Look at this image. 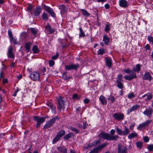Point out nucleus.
Returning a JSON list of instances; mask_svg holds the SVG:
<instances>
[{"label": "nucleus", "mask_w": 153, "mask_h": 153, "mask_svg": "<svg viewBox=\"0 0 153 153\" xmlns=\"http://www.w3.org/2000/svg\"><path fill=\"white\" fill-rule=\"evenodd\" d=\"M148 148L149 151H152L153 150V145H149L148 147Z\"/></svg>", "instance_id": "55"}, {"label": "nucleus", "mask_w": 153, "mask_h": 153, "mask_svg": "<svg viewBox=\"0 0 153 153\" xmlns=\"http://www.w3.org/2000/svg\"><path fill=\"white\" fill-rule=\"evenodd\" d=\"M128 97L129 99H131L134 97L135 96L133 93H131L128 94Z\"/></svg>", "instance_id": "37"}, {"label": "nucleus", "mask_w": 153, "mask_h": 153, "mask_svg": "<svg viewBox=\"0 0 153 153\" xmlns=\"http://www.w3.org/2000/svg\"><path fill=\"white\" fill-rule=\"evenodd\" d=\"M113 117L115 120H120L123 119L124 115L120 113H116L113 115Z\"/></svg>", "instance_id": "7"}, {"label": "nucleus", "mask_w": 153, "mask_h": 153, "mask_svg": "<svg viewBox=\"0 0 153 153\" xmlns=\"http://www.w3.org/2000/svg\"><path fill=\"white\" fill-rule=\"evenodd\" d=\"M146 96L147 97L145 99L146 101H147L148 100H150L152 98V95L150 94H146L143 96H142V97L140 98L141 99H142L143 98L146 97Z\"/></svg>", "instance_id": "22"}, {"label": "nucleus", "mask_w": 153, "mask_h": 153, "mask_svg": "<svg viewBox=\"0 0 153 153\" xmlns=\"http://www.w3.org/2000/svg\"><path fill=\"white\" fill-rule=\"evenodd\" d=\"M139 107V106L137 105H135L134 106H133L131 108L128 110V113H130L137 110V109Z\"/></svg>", "instance_id": "23"}, {"label": "nucleus", "mask_w": 153, "mask_h": 153, "mask_svg": "<svg viewBox=\"0 0 153 153\" xmlns=\"http://www.w3.org/2000/svg\"><path fill=\"white\" fill-rule=\"evenodd\" d=\"M44 7L46 11L49 13L53 17H55V13L52 9L50 7L46 6L45 5H44Z\"/></svg>", "instance_id": "10"}, {"label": "nucleus", "mask_w": 153, "mask_h": 153, "mask_svg": "<svg viewBox=\"0 0 153 153\" xmlns=\"http://www.w3.org/2000/svg\"><path fill=\"white\" fill-rule=\"evenodd\" d=\"M153 112V110L150 106L148 108H146V110L143 112V114L147 116L150 117Z\"/></svg>", "instance_id": "9"}, {"label": "nucleus", "mask_w": 153, "mask_h": 153, "mask_svg": "<svg viewBox=\"0 0 153 153\" xmlns=\"http://www.w3.org/2000/svg\"><path fill=\"white\" fill-rule=\"evenodd\" d=\"M143 80H148L150 81L152 79V77L149 72H146L143 77Z\"/></svg>", "instance_id": "14"}, {"label": "nucleus", "mask_w": 153, "mask_h": 153, "mask_svg": "<svg viewBox=\"0 0 153 153\" xmlns=\"http://www.w3.org/2000/svg\"><path fill=\"white\" fill-rule=\"evenodd\" d=\"M110 133L111 135L108 133L102 132L100 133L99 135L100 137L107 140H117L119 137L117 135H113L115 133V130L111 129Z\"/></svg>", "instance_id": "1"}, {"label": "nucleus", "mask_w": 153, "mask_h": 153, "mask_svg": "<svg viewBox=\"0 0 153 153\" xmlns=\"http://www.w3.org/2000/svg\"><path fill=\"white\" fill-rule=\"evenodd\" d=\"M119 4L122 7H126L128 6L127 2L126 0H120Z\"/></svg>", "instance_id": "16"}, {"label": "nucleus", "mask_w": 153, "mask_h": 153, "mask_svg": "<svg viewBox=\"0 0 153 153\" xmlns=\"http://www.w3.org/2000/svg\"><path fill=\"white\" fill-rule=\"evenodd\" d=\"M99 100L103 105H105L106 104L107 101L105 97L103 96H101L100 97Z\"/></svg>", "instance_id": "21"}, {"label": "nucleus", "mask_w": 153, "mask_h": 153, "mask_svg": "<svg viewBox=\"0 0 153 153\" xmlns=\"http://www.w3.org/2000/svg\"><path fill=\"white\" fill-rule=\"evenodd\" d=\"M123 78V76L122 74L118 75L117 78V80H119V82H121L122 79Z\"/></svg>", "instance_id": "50"}, {"label": "nucleus", "mask_w": 153, "mask_h": 153, "mask_svg": "<svg viewBox=\"0 0 153 153\" xmlns=\"http://www.w3.org/2000/svg\"><path fill=\"white\" fill-rule=\"evenodd\" d=\"M30 42H27L25 44V48L27 52H29L30 50Z\"/></svg>", "instance_id": "33"}, {"label": "nucleus", "mask_w": 153, "mask_h": 153, "mask_svg": "<svg viewBox=\"0 0 153 153\" xmlns=\"http://www.w3.org/2000/svg\"><path fill=\"white\" fill-rule=\"evenodd\" d=\"M81 10L82 11V13L84 15L86 16H88L90 15L85 10L82 9Z\"/></svg>", "instance_id": "30"}, {"label": "nucleus", "mask_w": 153, "mask_h": 153, "mask_svg": "<svg viewBox=\"0 0 153 153\" xmlns=\"http://www.w3.org/2000/svg\"><path fill=\"white\" fill-rule=\"evenodd\" d=\"M151 120H147L145 122L143 123H142L140 124L139 126L140 128L147 127L149 125V124L151 123Z\"/></svg>", "instance_id": "15"}, {"label": "nucleus", "mask_w": 153, "mask_h": 153, "mask_svg": "<svg viewBox=\"0 0 153 153\" xmlns=\"http://www.w3.org/2000/svg\"><path fill=\"white\" fill-rule=\"evenodd\" d=\"M136 144L137 148H141L142 146V143L140 142H138L136 143Z\"/></svg>", "instance_id": "41"}, {"label": "nucleus", "mask_w": 153, "mask_h": 153, "mask_svg": "<svg viewBox=\"0 0 153 153\" xmlns=\"http://www.w3.org/2000/svg\"><path fill=\"white\" fill-rule=\"evenodd\" d=\"M148 39L149 41L153 43V37L149 36L148 37Z\"/></svg>", "instance_id": "57"}, {"label": "nucleus", "mask_w": 153, "mask_h": 153, "mask_svg": "<svg viewBox=\"0 0 153 153\" xmlns=\"http://www.w3.org/2000/svg\"><path fill=\"white\" fill-rule=\"evenodd\" d=\"M30 30L32 33L33 35H35L37 33L36 31L35 30L34 28H31Z\"/></svg>", "instance_id": "51"}, {"label": "nucleus", "mask_w": 153, "mask_h": 153, "mask_svg": "<svg viewBox=\"0 0 153 153\" xmlns=\"http://www.w3.org/2000/svg\"><path fill=\"white\" fill-rule=\"evenodd\" d=\"M33 14L36 16L38 15V8L37 7L35 9Z\"/></svg>", "instance_id": "43"}, {"label": "nucleus", "mask_w": 153, "mask_h": 153, "mask_svg": "<svg viewBox=\"0 0 153 153\" xmlns=\"http://www.w3.org/2000/svg\"><path fill=\"white\" fill-rule=\"evenodd\" d=\"M32 7L31 6H29L27 7V10L29 11H30V10H32Z\"/></svg>", "instance_id": "64"}, {"label": "nucleus", "mask_w": 153, "mask_h": 153, "mask_svg": "<svg viewBox=\"0 0 153 153\" xmlns=\"http://www.w3.org/2000/svg\"><path fill=\"white\" fill-rule=\"evenodd\" d=\"M57 107L59 110L60 111L64 108L65 101L63 97H59L58 99Z\"/></svg>", "instance_id": "3"}, {"label": "nucleus", "mask_w": 153, "mask_h": 153, "mask_svg": "<svg viewBox=\"0 0 153 153\" xmlns=\"http://www.w3.org/2000/svg\"><path fill=\"white\" fill-rule=\"evenodd\" d=\"M83 128H84V129H85L86 127H87V126H86V122H83Z\"/></svg>", "instance_id": "63"}, {"label": "nucleus", "mask_w": 153, "mask_h": 153, "mask_svg": "<svg viewBox=\"0 0 153 153\" xmlns=\"http://www.w3.org/2000/svg\"><path fill=\"white\" fill-rule=\"evenodd\" d=\"M109 30V26L108 25H107L105 26V31L106 32H108Z\"/></svg>", "instance_id": "54"}, {"label": "nucleus", "mask_w": 153, "mask_h": 153, "mask_svg": "<svg viewBox=\"0 0 153 153\" xmlns=\"http://www.w3.org/2000/svg\"><path fill=\"white\" fill-rule=\"evenodd\" d=\"M58 7L60 10V13L62 15L64 14L68 11L67 7L63 4L60 5Z\"/></svg>", "instance_id": "8"}, {"label": "nucleus", "mask_w": 153, "mask_h": 153, "mask_svg": "<svg viewBox=\"0 0 153 153\" xmlns=\"http://www.w3.org/2000/svg\"><path fill=\"white\" fill-rule=\"evenodd\" d=\"M116 131L118 134L120 135L123 134V131L118 127L117 128Z\"/></svg>", "instance_id": "40"}, {"label": "nucleus", "mask_w": 153, "mask_h": 153, "mask_svg": "<svg viewBox=\"0 0 153 153\" xmlns=\"http://www.w3.org/2000/svg\"><path fill=\"white\" fill-rule=\"evenodd\" d=\"M57 149L58 151L61 153H67V149L64 147L59 146L57 147Z\"/></svg>", "instance_id": "19"}, {"label": "nucleus", "mask_w": 153, "mask_h": 153, "mask_svg": "<svg viewBox=\"0 0 153 153\" xmlns=\"http://www.w3.org/2000/svg\"><path fill=\"white\" fill-rule=\"evenodd\" d=\"M79 66L78 64H70L65 66V69L67 70H76Z\"/></svg>", "instance_id": "6"}, {"label": "nucleus", "mask_w": 153, "mask_h": 153, "mask_svg": "<svg viewBox=\"0 0 153 153\" xmlns=\"http://www.w3.org/2000/svg\"><path fill=\"white\" fill-rule=\"evenodd\" d=\"M59 53H57L56 55L53 56L52 57V58L53 59H57L58 58V56H59Z\"/></svg>", "instance_id": "56"}, {"label": "nucleus", "mask_w": 153, "mask_h": 153, "mask_svg": "<svg viewBox=\"0 0 153 153\" xmlns=\"http://www.w3.org/2000/svg\"><path fill=\"white\" fill-rule=\"evenodd\" d=\"M33 50L34 53H38V48L36 46H34L33 48Z\"/></svg>", "instance_id": "39"}, {"label": "nucleus", "mask_w": 153, "mask_h": 153, "mask_svg": "<svg viewBox=\"0 0 153 153\" xmlns=\"http://www.w3.org/2000/svg\"><path fill=\"white\" fill-rule=\"evenodd\" d=\"M57 120H58L57 117L53 118L46 122L44 126V128L47 129L51 127L53 125L56 121Z\"/></svg>", "instance_id": "2"}, {"label": "nucleus", "mask_w": 153, "mask_h": 153, "mask_svg": "<svg viewBox=\"0 0 153 153\" xmlns=\"http://www.w3.org/2000/svg\"><path fill=\"white\" fill-rule=\"evenodd\" d=\"M106 60L105 62L107 66L109 68H111L112 65V62L111 60L110 59H109L107 57H105Z\"/></svg>", "instance_id": "20"}, {"label": "nucleus", "mask_w": 153, "mask_h": 153, "mask_svg": "<svg viewBox=\"0 0 153 153\" xmlns=\"http://www.w3.org/2000/svg\"><path fill=\"white\" fill-rule=\"evenodd\" d=\"M94 146H94V143H93V142L92 143H91V144H89L88 145V148H91L92 147Z\"/></svg>", "instance_id": "62"}, {"label": "nucleus", "mask_w": 153, "mask_h": 153, "mask_svg": "<svg viewBox=\"0 0 153 153\" xmlns=\"http://www.w3.org/2000/svg\"><path fill=\"white\" fill-rule=\"evenodd\" d=\"M117 86L118 88L120 89L123 88V85L121 82H119V80H117Z\"/></svg>", "instance_id": "31"}, {"label": "nucleus", "mask_w": 153, "mask_h": 153, "mask_svg": "<svg viewBox=\"0 0 153 153\" xmlns=\"http://www.w3.org/2000/svg\"><path fill=\"white\" fill-rule=\"evenodd\" d=\"M108 99L111 100L112 103H114L115 101L114 97L112 95H110L108 98Z\"/></svg>", "instance_id": "34"}, {"label": "nucleus", "mask_w": 153, "mask_h": 153, "mask_svg": "<svg viewBox=\"0 0 153 153\" xmlns=\"http://www.w3.org/2000/svg\"><path fill=\"white\" fill-rule=\"evenodd\" d=\"M118 146V153H127V149L126 146L120 144Z\"/></svg>", "instance_id": "5"}, {"label": "nucleus", "mask_w": 153, "mask_h": 153, "mask_svg": "<svg viewBox=\"0 0 153 153\" xmlns=\"http://www.w3.org/2000/svg\"><path fill=\"white\" fill-rule=\"evenodd\" d=\"M72 98L74 99H76L79 100V97L78 96L77 94H75L72 96Z\"/></svg>", "instance_id": "45"}, {"label": "nucleus", "mask_w": 153, "mask_h": 153, "mask_svg": "<svg viewBox=\"0 0 153 153\" xmlns=\"http://www.w3.org/2000/svg\"><path fill=\"white\" fill-rule=\"evenodd\" d=\"M129 132V130H128L126 127L125 128V129L123 131V135H126Z\"/></svg>", "instance_id": "29"}, {"label": "nucleus", "mask_w": 153, "mask_h": 153, "mask_svg": "<svg viewBox=\"0 0 153 153\" xmlns=\"http://www.w3.org/2000/svg\"><path fill=\"white\" fill-rule=\"evenodd\" d=\"M46 117L39 118V124L43 123L45 120Z\"/></svg>", "instance_id": "35"}, {"label": "nucleus", "mask_w": 153, "mask_h": 153, "mask_svg": "<svg viewBox=\"0 0 153 153\" xmlns=\"http://www.w3.org/2000/svg\"><path fill=\"white\" fill-rule=\"evenodd\" d=\"M98 151L96 148L93 149L89 153H98Z\"/></svg>", "instance_id": "47"}, {"label": "nucleus", "mask_w": 153, "mask_h": 153, "mask_svg": "<svg viewBox=\"0 0 153 153\" xmlns=\"http://www.w3.org/2000/svg\"><path fill=\"white\" fill-rule=\"evenodd\" d=\"M79 29L80 30V33L79 34V36L80 37H85V35L83 32V30H82L81 28L80 27L79 28Z\"/></svg>", "instance_id": "32"}, {"label": "nucleus", "mask_w": 153, "mask_h": 153, "mask_svg": "<svg viewBox=\"0 0 153 153\" xmlns=\"http://www.w3.org/2000/svg\"><path fill=\"white\" fill-rule=\"evenodd\" d=\"M74 134L73 133H69L65 135L64 137V139L68 140Z\"/></svg>", "instance_id": "27"}, {"label": "nucleus", "mask_w": 153, "mask_h": 153, "mask_svg": "<svg viewBox=\"0 0 153 153\" xmlns=\"http://www.w3.org/2000/svg\"><path fill=\"white\" fill-rule=\"evenodd\" d=\"M54 61L52 59L50 60L49 62V65L50 66H53L54 64Z\"/></svg>", "instance_id": "48"}, {"label": "nucleus", "mask_w": 153, "mask_h": 153, "mask_svg": "<svg viewBox=\"0 0 153 153\" xmlns=\"http://www.w3.org/2000/svg\"><path fill=\"white\" fill-rule=\"evenodd\" d=\"M124 71L126 73H129L130 74H132L133 73H134V72H132V71H131L128 69L125 70H124Z\"/></svg>", "instance_id": "52"}, {"label": "nucleus", "mask_w": 153, "mask_h": 153, "mask_svg": "<svg viewBox=\"0 0 153 153\" xmlns=\"http://www.w3.org/2000/svg\"><path fill=\"white\" fill-rule=\"evenodd\" d=\"M65 134V131L62 130L58 133L56 136L53 140V143H55L59 140L60 138L62 137Z\"/></svg>", "instance_id": "4"}, {"label": "nucleus", "mask_w": 153, "mask_h": 153, "mask_svg": "<svg viewBox=\"0 0 153 153\" xmlns=\"http://www.w3.org/2000/svg\"><path fill=\"white\" fill-rule=\"evenodd\" d=\"M137 135V134L136 133H132L130 134L128 136V138L129 139H132L135 137H136Z\"/></svg>", "instance_id": "28"}, {"label": "nucleus", "mask_w": 153, "mask_h": 153, "mask_svg": "<svg viewBox=\"0 0 153 153\" xmlns=\"http://www.w3.org/2000/svg\"><path fill=\"white\" fill-rule=\"evenodd\" d=\"M131 75L125 76H124V78L126 80H131V79L135 78L137 77V76L134 73L130 74Z\"/></svg>", "instance_id": "13"}, {"label": "nucleus", "mask_w": 153, "mask_h": 153, "mask_svg": "<svg viewBox=\"0 0 153 153\" xmlns=\"http://www.w3.org/2000/svg\"><path fill=\"white\" fill-rule=\"evenodd\" d=\"M33 118L37 122L36 126L37 128L38 127V117L37 116H34Z\"/></svg>", "instance_id": "44"}, {"label": "nucleus", "mask_w": 153, "mask_h": 153, "mask_svg": "<svg viewBox=\"0 0 153 153\" xmlns=\"http://www.w3.org/2000/svg\"><path fill=\"white\" fill-rule=\"evenodd\" d=\"M8 33L10 39L11 38H12L13 37V36L12 33L11 31L10 30H8Z\"/></svg>", "instance_id": "49"}, {"label": "nucleus", "mask_w": 153, "mask_h": 153, "mask_svg": "<svg viewBox=\"0 0 153 153\" xmlns=\"http://www.w3.org/2000/svg\"><path fill=\"white\" fill-rule=\"evenodd\" d=\"M46 104L51 109L53 113H55V107L51 102L48 101L46 103Z\"/></svg>", "instance_id": "12"}, {"label": "nucleus", "mask_w": 153, "mask_h": 153, "mask_svg": "<svg viewBox=\"0 0 153 153\" xmlns=\"http://www.w3.org/2000/svg\"><path fill=\"white\" fill-rule=\"evenodd\" d=\"M10 41L11 42H12L15 45L17 44L16 40L13 37L10 39Z\"/></svg>", "instance_id": "46"}, {"label": "nucleus", "mask_w": 153, "mask_h": 153, "mask_svg": "<svg viewBox=\"0 0 153 153\" xmlns=\"http://www.w3.org/2000/svg\"><path fill=\"white\" fill-rule=\"evenodd\" d=\"M140 65L138 64L136 65V68H133V70H132V72H139L140 70Z\"/></svg>", "instance_id": "26"}, {"label": "nucleus", "mask_w": 153, "mask_h": 153, "mask_svg": "<svg viewBox=\"0 0 153 153\" xmlns=\"http://www.w3.org/2000/svg\"><path fill=\"white\" fill-rule=\"evenodd\" d=\"M105 53V50L103 48H100L98 51L97 53L98 54H102Z\"/></svg>", "instance_id": "36"}, {"label": "nucleus", "mask_w": 153, "mask_h": 153, "mask_svg": "<svg viewBox=\"0 0 153 153\" xmlns=\"http://www.w3.org/2000/svg\"><path fill=\"white\" fill-rule=\"evenodd\" d=\"M143 140L145 142L147 143L149 141V139L147 137H143Z\"/></svg>", "instance_id": "58"}, {"label": "nucleus", "mask_w": 153, "mask_h": 153, "mask_svg": "<svg viewBox=\"0 0 153 153\" xmlns=\"http://www.w3.org/2000/svg\"><path fill=\"white\" fill-rule=\"evenodd\" d=\"M108 145V143H103L101 145L97 147H96V148L97 149L98 151L100 150H101L103 148L105 147L106 146Z\"/></svg>", "instance_id": "25"}, {"label": "nucleus", "mask_w": 153, "mask_h": 153, "mask_svg": "<svg viewBox=\"0 0 153 153\" xmlns=\"http://www.w3.org/2000/svg\"><path fill=\"white\" fill-rule=\"evenodd\" d=\"M46 29L49 34L52 33L54 31V29L48 24L46 26Z\"/></svg>", "instance_id": "18"}, {"label": "nucleus", "mask_w": 153, "mask_h": 153, "mask_svg": "<svg viewBox=\"0 0 153 153\" xmlns=\"http://www.w3.org/2000/svg\"><path fill=\"white\" fill-rule=\"evenodd\" d=\"M38 73L37 72H33L30 74V77L33 80H37V76Z\"/></svg>", "instance_id": "17"}, {"label": "nucleus", "mask_w": 153, "mask_h": 153, "mask_svg": "<svg viewBox=\"0 0 153 153\" xmlns=\"http://www.w3.org/2000/svg\"><path fill=\"white\" fill-rule=\"evenodd\" d=\"M100 141L99 140L97 141L96 142H93V143H94V145L95 146H96L98 144H100Z\"/></svg>", "instance_id": "61"}, {"label": "nucleus", "mask_w": 153, "mask_h": 153, "mask_svg": "<svg viewBox=\"0 0 153 153\" xmlns=\"http://www.w3.org/2000/svg\"><path fill=\"white\" fill-rule=\"evenodd\" d=\"M90 100L88 99H85L84 100V102L85 104H87L89 102Z\"/></svg>", "instance_id": "59"}, {"label": "nucleus", "mask_w": 153, "mask_h": 153, "mask_svg": "<svg viewBox=\"0 0 153 153\" xmlns=\"http://www.w3.org/2000/svg\"><path fill=\"white\" fill-rule=\"evenodd\" d=\"M70 128L71 131L75 132L76 134L79 133V131L75 128L71 127Z\"/></svg>", "instance_id": "38"}, {"label": "nucleus", "mask_w": 153, "mask_h": 153, "mask_svg": "<svg viewBox=\"0 0 153 153\" xmlns=\"http://www.w3.org/2000/svg\"><path fill=\"white\" fill-rule=\"evenodd\" d=\"M3 84H5L6 83H8V81L7 80V78L4 79H3Z\"/></svg>", "instance_id": "60"}, {"label": "nucleus", "mask_w": 153, "mask_h": 153, "mask_svg": "<svg viewBox=\"0 0 153 153\" xmlns=\"http://www.w3.org/2000/svg\"><path fill=\"white\" fill-rule=\"evenodd\" d=\"M13 49L12 47L10 46L9 47L7 53V55L8 57L12 58H14V56L13 52Z\"/></svg>", "instance_id": "11"}, {"label": "nucleus", "mask_w": 153, "mask_h": 153, "mask_svg": "<svg viewBox=\"0 0 153 153\" xmlns=\"http://www.w3.org/2000/svg\"><path fill=\"white\" fill-rule=\"evenodd\" d=\"M71 78L70 77L67 76L65 73H64L62 75V78L65 80Z\"/></svg>", "instance_id": "42"}, {"label": "nucleus", "mask_w": 153, "mask_h": 153, "mask_svg": "<svg viewBox=\"0 0 153 153\" xmlns=\"http://www.w3.org/2000/svg\"><path fill=\"white\" fill-rule=\"evenodd\" d=\"M42 17L43 19L44 20H45L48 18L47 17V15L46 13H43L42 14Z\"/></svg>", "instance_id": "53"}, {"label": "nucleus", "mask_w": 153, "mask_h": 153, "mask_svg": "<svg viewBox=\"0 0 153 153\" xmlns=\"http://www.w3.org/2000/svg\"><path fill=\"white\" fill-rule=\"evenodd\" d=\"M103 41L105 43L106 45H108L109 39L106 35L104 36Z\"/></svg>", "instance_id": "24"}]
</instances>
